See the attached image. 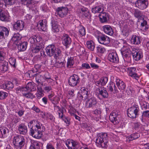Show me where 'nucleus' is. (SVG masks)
Instances as JSON below:
<instances>
[{
    "label": "nucleus",
    "mask_w": 149,
    "mask_h": 149,
    "mask_svg": "<svg viewBox=\"0 0 149 149\" xmlns=\"http://www.w3.org/2000/svg\"><path fill=\"white\" fill-rule=\"evenodd\" d=\"M3 87L4 89H10L13 87V84L11 82L8 81L4 85Z\"/></svg>",
    "instance_id": "43"
},
{
    "label": "nucleus",
    "mask_w": 149,
    "mask_h": 149,
    "mask_svg": "<svg viewBox=\"0 0 149 149\" xmlns=\"http://www.w3.org/2000/svg\"><path fill=\"white\" fill-rule=\"evenodd\" d=\"M100 21L102 23L107 22L109 18V14L105 12H101L99 15Z\"/></svg>",
    "instance_id": "23"
},
{
    "label": "nucleus",
    "mask_w": 149,
    "mask_h": 149,
    "mask_svg": "<svg viewBox=\"0 0 149 149\" xmlns=\"http://www.w3.org/2000/svg\"><path fill=\"white\" fill-rule=\"evenodd\" d=\"M24 26V22L21 20H18L14 23L13 28L14 30L20 31L23 29Z\"/></svg>",
    "instance_id": "15"
},
{
    "label": "nucleus",
    "mask_w": 149,
    "mask_h": 149,
    "mask_svg": "<svg viewBox=\"0 0 149 149\" xmlns=\"http://www.w3.org/2000/svg\"><path fill=\"white\" fill-rule=\"evenodd\" d=\"M98 92V95L99 96L102 97L104 98H107L108 96V93L106 89L103 87H100L97 89Z\"/></svg>",
    "instance_id": "20"
},
{
    "label": "nucleus",
    "mask_w": 149,
    "mask_h": 149,
    "mask_svg": "<svg viewBox=\"0 0 149 149\" xmlns=\"http://www.w3.org/2000/svg\"><path fill=\"white\" fill-rule=\"evenodd\" d=\"M8 130L5 127H1L0 129V131L2 135L5 134L6 132H8Z\"/></svg>",
    "instance_id": "59"
},
{
    "label": "nucleus",
    "mask_w": 149,
    "mask_h": 149,
    "mask_svg": "<svg viewBox=\"0 0 149 149\" xmlns=\"http://www.w3.org/2000/svg\"><path fill=\"white\" fill-rule=\"evenodd\" d=\"M131 51L129 48L127 47L125 49L122 50L121 51L122 54L125 61L130 62L131 60Z\"/></svg>",
    "instance_id": "10"
},
{
    "label": "nucleus",
    "mask_w": 149,
    "mask_h": 149,
    "mask_svg": "<svg viewBox=\"0 0 149 149\" xmlns=\"http://www.w3.org/2000/svg\"><path fill=\"white\" fill-rule=\"evenodd\" d=\"M4 3L6 6L7 5L11 6L14 5L16 3V0H4Z\"/></svg>",
    "instance_id": "44"
},
{
    "label": "nucleus",
    "mask_w": 149,
    "mask_h": 149,
    "mask_svg": "<svg viewBox=\"0 0 149 149\" xmlns=\"http://www.w3.org/2000/svg\"><path fill=\"white\" fill-rule=\"evenodd\" d=\"M142 117H145L149 118V111H143L142 113Z\"/></svg>",
    "instance_id": "63"
},
{
    "label": "nucleus",
    "mask_w": 149,
    "mask_h": 149,
    "mask_svg": "<svg viewBox=\"0 0 149 149\" xmlns=\"http://www.w3.org/2000/svg\"><path fill=\"white\" fill-rule=\"evenodd\" d=\"M134 129L138 131L141 132L143 130L142 125L139 123H134Z\"/></svg>",
    "instance_id": "38"
},
{
    "label": "nucleus",
    "mask_w": 149,
    "mask_h": 149,
    "mask_svg": "<svg viewBox=\"0 0 149 149\" xmlns=\"http://www.w3.org/2000/svg\"><path fill=\"white\" fill-rule=\"evenodd\" d=\"M68 11V8L65 7H58L56 10V15H58L61 17H64L67 14Z\"/></svg>",
    "instance_id": "13"
},
{
    "label": "nucleus",
    "mask_w": 149,
    "mask_h": 149,
    "mask_svg": "<svg viewBox=\"0 0 149 149\" xmlns=\"http://www.w3.org/2000/svg\"><path fill=\"white\" fill-rule=\"evenodd\" d=\"M36 125V128L33 130L32 128L30 130V135L33 137L38 139H40L43 136L42 132L45 130V127L40 122L37 121Z\"/></svg>",
    "instance_id": "1"
},
{
    "label": "nucleus",
    "mask_w": 149,
    "mask_h": 149,
    "mask_svg": "<svg viewBox=\"0 0 149 149\" xmlns=\"http://www.w3.org/2000/svg\"><path fill=\"white\" fill-rule=\"evenodd\" d=\"M93 114L97 116L95 117L94 119L97 121H99L101 119V110L100 108L97 109L93 111Z\"/></svg>",
    "instance_id": "28"
},
{
    "label": "nucleus",
    "mask_w": 149,
    "mask_h": 149,
    "mask_svg": "<svg viewBox=\"0 0 149 149\" xmlns=\"http://www.w3.org/2000/svg\"><path fill=\"white\" fill-rule=\"evenodd\" d=\"M44 90L46 92H48L52 90V87L49 85L45 86L43 88Z\"/></svg>",
    "instance_id": "61"
},
{
    "label": "nucleus",
    "mask_w": 149,
    "mask_h": 149,
    "mask_svg": "<svg viewBox=\"0 0 149 149\" xmlns=\"http://www.w3.org/2000/svg\"><path fill=\"white\" fill-rule=\"evenodd\" d=\"M5 54L2 51H0V69L4 71L8 69V63L4 60Z\"/></svg>",
    "instance_id": "7"
},
{
    "label": "nucleus",
    "mask_w": 149,
    "mask_h": 149,
    "mask_svg": "<svg viewBox=\"0 0 149 149\" xmlns=\"http://www.w3.org/2000/svg\"><path fill=\"white\" fill-rule=\"evenodd\" d=\"M122 33L124 36H128L130 32V30L128 27L126 25H125L122 30Z\"/></svg>",
    "instance_id": "39"
},
{
    "label": "nucleus",
    "mask_w": 149,
    "mask_h": 149,
    "mask_svg": "<svg viewBox=\"0 0 149 149\" xmlns=\"http://www.w3.org/2000/svg\"><path fill=\"white\" fill-rule=\"evenodd\" d=\"M13 143L17 149H21L25 144V139L20 135H17L13 138Z\"/></svg>",
    "instance_id": "5"
},
{
    "label": "nucleus",
    "mask_w": 149,
    "mask_h": 149,
    "mask_svg": "<svg viewBox=\"0 0 149 149\" xmlns=\"http://www.w3.org/2000/svg\"><path fill=\"white\" fill-rule=\"evenodd\" d=\"M100 79L101 83V86H103L105 85L107 83L108 79L107 77H105L102 78Z\"/></svg>",
    "instance_id": "53"
},
{
    "label": "nucleus",
    "mask_w": 149,
    "mask_h": 149,
    "mask_svg": "<svg viewBox=\"0 0 149 149\" xmlns=\"http://www.w3.org/2000/svg\"><path fill=\"white\" fill-rule=\"evenodd\" d=\"M49 100L52 104H58L60 100V98L57 96H54V93H52L48 95Z\"/></svg>",
    "instance_id": "25"
},
{
    "label": "nucleus",
    "mask_w": 149,
    "mask_h": 149,
    "mask_svg": "<svg viewBox=\"0 0 149 149\" xmlns=\"http://www.w3.org/2000/svg\"><path fill=\"white\" fill-rule=\"evenodd\" d=\"M132 53L133 58L136 61H139L143 57L142 52L135 48L133 49Z\"/></svg>",
    "instance_id": "17"
},
{
    "label": "nucleus",
    "mask_w": 149,
    "mask_h": 149,
    "mask_svg": "<svg viewBox=\"0 0 149 149\" xmlns=\"http://www.w3.org/2000/svg\"><path fill=\"white\" fill-rule=\"evenodd\" d=\"M17 129L19 133L21 134H25L27 132V127L24 123L19 124Z\"/></svg>",
    "instance_id": "24"
},
{
    "label": "nucleus",
    "mask_w": 149,
    "mask_h": 149,
    "mask_svg": "<svg viewBox=\"0 0 149 149\" xmlns=\"http://www.w3.org/2000/svg\"><path fill=\"white\" fill-rule=\"evenodd\" d=\"M139 137V134L137 133H135L131 134L130 136L129 137L128 139L129 141H132L138 139Z\"/></svg>",
    "instance_id": "40"
},
{
    "label": "nucleus",
    "mask_w": 149,
    "mask_h": 149,
    "mask_svg": "<svg viewBox=\"0 0 149 149\" xmlns=\"http://www.w3.org/2000/svg\"><path fill=\"white\" fill-rule=\"evenodd\" d=\"M94 35L100 43L104 45H108L109 43L110 38L106 35L101 33L98 31L95 32Z\"/></svg>",
    "instance_id": "4"
},
{
    "label": "nucleus",
    "mask_w": 149,
    "mask_h": 149,
    "mask_svg": "<svg viewBox=\"0 0 149 149\" xmlns=\"http://www.w3.org/2000/svg\"><path fill=\"white\" fill-rule=\"evenodd\" d=\"M103 29L105 33L110 36H111L113 33L112 29L109 25H106L104 26Z\"/></svg>",
    "instance_id": "27"
},
{
    "label": "nucleus",
    "mask_w": 149,
    "mask_h": 149,
    "mask_svg": "<svg viewBox=\"0 0 149 149\" xmlns=\"http://www.w3.org/2000/svg\"><path fill=\"white\" fill-rule=\"evenodd\" d=\"M134 16L136 18H139L141 17L142 13L138 9H135L134 12Z\"/></svg>",
    "instance_id": "45"
},
{
    "label": "nucleus",
    "mask_w": 149,
    "mask_h": 149,
    "mask_svg": "<svg viewBox=\"0 0 149 149\" xmlns=\"http://www.w3.org/2000/svg\"><path fill=\"white\" fill-rule=\"evenodd\" d=\"M63 108H62L61 109H60L58 112L59 118L61 119L62 120L64 119V116H63Z\"/></svg>",
    "instance_id": "57"
},
{
    "label": "nucleus",
    "mask_w": 149,
    "mask_h": 149,
    "mask_svg": "<svg viewBox=\"0 0 149 149\" xmlns=\"http://www.w3.org/2000/svg\"><path fill=\"white\" fill-rule=\"evenodd\" d=\"M23 96L27 98L33 99L35 97L33 94L31 92H28L26 93H24Z\"/></svg>",
    "instance_id": "47"
},
{
    "label": "nucleus",
    "mask_w": 149,
    "mask_h": 149,
    "mask_svg": "<svg viewBox=\"0 0 149 149\" xmlns=\"http://www.w3.org/2000/svg\"><path fill=\"white\" fill-rule=\"evenodd\" d=\"M40 148V143L38 142L35 141L31 143L29 149H39Z\"/></svg>",
    "instance_id": "35"
},
{
    "label": "nucleus",
    "mask_w": 149,
    "mask_h": 149,
    "mask_svg": "<svg viewBox=\"0 0 149 149\" xmlns=\"http://www.w3.org/2000/svg\"><path fill=\"white\" fill-rule=\"evenodd\" d=\"M21 38L20 35L19 33L14 34L13 37L12 39L14 41H16Z\"/></svg>",
    "instance_id": "50"
},
{
    "label": "nucleus",
    "mask_w": 149,
    "mask_h": 149,
    "mask_svg": "<svg viewBox=\"0 0 149 149\" xmlns=\"http://www.w3.org/2000/svg\"><path fill=\"white\" fill-rule=\"evenodd\" d=\"M9 18L7 13L4 10L0 8V20L3 21H8Z\"/></svg>",
    "instance_id": "26"
},
{
    "label": "nucleus",
    "mask_w": 149,
    "mask_h": 149,
    "mask_svg": "<svg viewBox=\"0 0 149 149\" xmlns=\"http://www.w3.org/2000/svg\"><path fill=\"white\" fill-rule=\"evenodd\" d=\"M9 34V30L7 28L0 26V39L3 40L7 38Z\"/></svg>",
    "instance_id": "16"
},
{
    "label": "nucleus",
    "mask_w": 149,
    "mask_h": 149,
    "mask_svg": "<svg viewBox=\"0 0 149 149\" xmlns=\"http://www.w3.org/2000/svg\"><path fill=\"white\" fill-rule=\"evenodd\" d=\"M8 93L6 92L0 91V99H4L8 96Z\"/></svg>",
    "instance_id": "54"
},
{
    "label": "nucleus",
    "mask_w": 149,
    "mask_h": 149,
    "mask_svg": "<svg viewBox=\"0 0 149 149\" xmlns=\"http://www.w3.org/2000/svg\"><path fill=\"white\" fill-rule=\"evenodd\" d=\"M97 103V101L95 97H92L88 99L86 104V108H93L96 105Z\"/></svg>",
    "instance_id": "18"
},
{
    "label": "nucleus",
    "mask_w": 149,
    "mask_h": 149,
    "mask_svg": "<svg viewBox=\"0 0 149 149\" xmlns=\"http://www.w3.org/2000/svg\"><path fill=\"white\" fill-rule=\"evenodd\" d=\"M79 32L81 35V36H84L86 33L85 28L83 26H81L79 30Z\"/></svg>",
    "instance_id": "55"
},
{
    "label": "nucleus",
    "mask_w": 149,
    "mask_h": 149,
    "mask_svg": "<svg viewBox=\"0 0 149 149\" xmlns=\"http://www.w3.org/2000/svg\"><path fill=\"white\" fill-rule=\"evenodd\" d=\"M108 58L109 61L113 63H117L119 61L117 54L115 52L109 53L108 55Z\"/></svg>",
    "instance_id": "22"
},
{
    "label": "nucleus",
    "mask_w": 149,
    "mask_h": 149,
    "mask_svg": "<svg viewBox=\"0 0 149 149\" xmlns=\"http://www.w3.org/2000/svg\"><path fill=\"white\" fill-rule=\"evenodd\" d=\"M83 15H84L85 17L89 19H90L91 18L90 13L88 10L86 11L84 13Z\"/></svg>",
    "instance_id": "64"
},
{
    "label": "nucleus",
    "mask_w": 149,
    "mask_h": 149,
    "mask_svg": "<svg viewBox=\"0 0 149 149\" xmlns=\"http://www.w3.org/2000/svg\"><path fill=\"white\" fill-rule=\"evenodd\" d=\"M87 47L91 51H93L95 48L94 43L92 41H88L86 42Z\"/></svg>",
    "instance_id": "37"
},
{
    "label": "nucleus",
    "mask_w": 149,
    "mask_h": 149,
    "mask_svg": "<svg viewBox=\"0 0 149 149\" xmlns=\"http://www.w3.org/2000/svg\"><path fill=\"white\" fill-rule=\"evenodd\" d=\"M89 92L88 88L84 87H81L77 93V97L80 98V99L85 100L88 98Z\"/></svg>",
    "instance_id": "8"
},
{
    "label": "nucleus",
    "mask_w": 149,
    "mask_h": 149,
    "mask_svg": "<svg viewBox=\"0 0 149 149\" xmlns=\"http://www.w3.org/2000/svg\"><path fill=\"white\" fill-rule=\"evenodd\" d=\"M27 44V42H24L18 45V48L20 51H24L26 49Z\"/></svg>",
    "instance_id": "34"
},
{
    "label": "nucleus",
    "mask_w": 149,
    "mask_h": 149,
    "mask_svg": "<svg viewBox=\"0 0 149 149\" xmlns=\"http://www.w3.org/2000/svg\"><path fill=\"white\" fill-rule=\"evenodd\" d=\"M26 86L28 90H30L31 91H35L36 90L35 84L33 82H29Z\"/></svg>",
    "instance_id": "32"
},
{
    "label": "nucleus",
    "mask_w": 149,
    "mask_h": 149,
    "mask_svg": "<svg viewBox=\"0 0 149 149\" xmlns=\"http://www.w3.org/2000/svg\"><path fill=\"white\" fill-rule=\"evenodd\" d=\"M96 48L97 49V52H98L103 53L105 51V49L100 46H98Z\"/></svg>",
    "instance_id": "62"
},
{
    "label": "nucleus",
    "mask_w": 149,
    "mask_h": 149,
    "mask_svg": "<svg viewBox=\"0 0 149 149\" xmlns=\"http://www.w3.org/2000/svg\"><path fill=\"white\" fill-rule=\"evenodd\" d=\"M27 90H28L26 88V86L25 87H18L16 88V91L18 93H19V91H20L22 92L23 95L24 93H26L25 92Z\"/></svg>",
    "instance_id": "42"
},
{
    "label": "nucleus",
    "mask_w": 149,
    "mask_h": 149,
    "mask_svg": "<svg viewBox=\"0 0 149 149\" xmlns=\"http://www.w3.org/2000/svg\"><path fill=\"white\" fill-rule=\"evenodd\" d=\"M74 64L73 58L72 57H70L68 59V61L67 62V67L69 68H71Z\"/></svg>",
    "instance_id": "49"
},
{
    "label": "nucleus",
    "mask_w": 149,
    "mask_h": 149,
    "mask_svg": "<svg viewBox=\"0 0 149 149\" xmlns=\"http://www.w3.org/2000/svg\"><path fill=\"white\" fill-rule=\"evenodd\" d=\"M127 70L129 72V75L131 77L136 80L139 78V76L138 74L136 68L134 67L128 68Z\"/></svg>",
    "instance_id": "14"
},
{
    "label": "nucleus",
    "mask_w": 149,
    "mask_h": 149,
    "mask_svg": "<svg viewBox=\"0 0 149 149\" xmlns=\"http://www.w3.org/2000/svg\"><path fill=\"white\" fill-rule=\"evenodd\" d=\"M79 82V76L75 74L71 76L68 80L69 84L71 86H77Z\"/></svg>",
    "instance_id": "12"
},
{
    "label": "nucleus",
    "mask_w": 149,
    "mask_h": 149,
    "mask_svg": "<svg viewBox=\"0 0 149 149\" xmlns=\"http://www.w3.org/2000/svg\"><path fill=\"white\" fill-rule=\"evenodd\" d=\"M72 143V148H73V149H74L75 148H77L79 145V143L73 140Z\"/></svg>",
    "instance_id": "60"
},
{
    "label": "nucleus",
    "mask_w": 149,
    "mask_h": 149,
    "mask_svg": "<svg viewBox=\"0 0 149 149\" xmlns=\"http://www.w3.org/2000/svg\"><path fill=\"white\" fill-rule=\"evenodd\" d=\"M149 105L148 103L144 101L143 102L141 107L143 110H146L149 107Z\"/></svg>",
    "instance_id": "56"
},
{
    "label": "nucleus",
    "mask_w": 149,
    "mask_h": 149,
    "mask_svg": "<svg viewBox=\"0 0 149 149\" xmlns=\"http://www.w3.org/2000/svg\"><path fill=\"white\" fill-rule=\"evenodd\" d=\"M9 62L14 67H15L16 59L14 58H11L9 59Z\"/></svg>",
    "instance_id": "52"
},
{
    "label": "nucleus",
    "mask_w": 149,
    "mask_h": 149,
    "mask_svg": "<svg viewBox=\"0 0 149 149\" xmlns=\"http://www.w3.org/2000/svg\"><path fill=\"white\" fill-rule=\"evenodd\" d=\"M136 6L140 10H143L148 6V0H137L135 2Z\"/></svg>",
    "instance_id": "11"
},
{
    "label": "nucleus",
    "mask_w": 149,
    "mask_h": 149,
    "mask_svg": "<svg viewBox=\"0 0 149 149\" xmlns=\"http://www.w3.org/2000/svg\"><path fill=\"white\" fill-rule=\"evenodd\" d=\"M141 37L136 35H133L132 37L131 41L133 44L138 45L141 42Z\"/></svg>",
    "instance_id": "30"
},
{
    "label": "nucleus",
    "mask_w": 149,
    "mask_h": 149,
    "mask_svg": "<svg viewBox=\"0 0 149 149\" xmlns=\"http://www.w3.org/2000/svg\"><path fill=\"white\" fill-rule=\"evenodd\" d=\"M21 1L22 3L29 8H30L31 5L33 2V0H21Z\"/></svg>",
    "instance_id": "41"
},
{
    "label": "nucleus",
    "mask_w": 149,
    "mask_h": 149,
    "mask_svg": "<svg viewBox=\"0 0 149 149\" xmlns=\"http://www.w3.org/2000/svg\"><path fill=\"white\" fill-rule=\"evenodd\" d=\"M63 120L66 123L67 126H68L70 125V119L69 117L64 116Z\"/></svg>",
    "instance_id": "58"
},
{
    "label": "nucleus",
    "mask_w": 149,
    "mask_h": 149,
    "mask_svg": "<svg viewBox=\"0 0 149 149\" xmlns=\"http://www.w3.org/2000/svg\"><path fill=\"white\" fill-rule=\"evenodd\" d=\"M61 40L63 45L66 48H68L72 42L71 39L69 36L65 33H63L61 36Z\"/></svg>",
    "instance_id": "9"
},
{
    "label": "nucleus",
    "mask_w": 149,
    "mask_h": 149,
    "mask_svg": "<svg viewBox=\"0 0 149 149\" xmlns=\"http://www.w3.org/2000/svg\"><path fill=\"white\" fill-rule=\"evenodd\" d=\"M108 141L107 134L106 133H101L97 135L95 142L98 145V146L102 148H106L108 144Z\"/></svg>",
    "instance_id": "3"
},
{
    "label": "nucleus",
    "mask_w": 149,
    "mask_h": 149,
    "mask_svg": "<svg viewBox=\"0 0 149 149\" xmlns=\"http://www.w3.org/2000/svg\"><path fill=\"white\" fill-rule=\"evenodd\" d=\"M72 140L68 139L65 141V144L69 149H73L72 148Z\"/></svg>",
    "instance_id": "46"
},
{
    "label": "nucleus",
    "mask_w": 149,
    "mask_h": 149,
    "mask_svg": "<svg viewBox=\"0 0 149 149\" xmlns=\"http://www.w3.org/2000/svg\"><path fill=\"white\" fill-rule=\"evenodd\" d=\"M104 10V7L102 5H100L94 7L91 9L92 12L94 13H100Z\"/></svg>",
    "instance_id": "29"
},
{
    "label": "nucleus",
    "mask_w": 149,
    "mask_h": 149,
    "mask_svg": "<svg viewBox=\"0 0 149 149\" xmlns=\"http://www.w3.org/2000/svg\"><path fill=\"white\" fill-rule=\"evenodd\" d=\"M108 89L109 91H110L111 92H112L114 89L113 92L114 93H116L118 91L115 84L113 83H111L110 84L109 87Z\"/></svg>",
    "instance_id": "36"
},
{
    "label": "nucleus",
    "mask_w": 149,
    "mask_h": 149,
    "mask_svg": "<svg viewBox=\"0 0 149 149\" xmlns=\"http://www.w3.org/2000/svg\"><path fill=\"white\" fill-rule=\"evenodd\" d=\"M42 40V38L38 35H34L30 38L28 42L30 43L32 46L34 44L38 43Z\"/></svg>",
    "instance_id": "21"
},
{
    "label": "nucleus",
    "mask_w": 149,
    "mask_h": 149,
    "mask_svg": "<svg viewBox=\"0 0 149 149\" xmlns=\"http://www.w3.org/2000/svg\"><path fill=\"white\" fill-rule=\"evenodd\" d=\"M55 65L58 68H61L64 66V62L58 61L55 63Z\"/></svg>",
    "instance_id": "51"
},
{
    "label": "nucleus",
    "mask_w": 149,
    "mask_h": 149,
    "mask_svg": "<svg viewBox=\"0 0 149 149\" xmlns=\"http://www.w3.org/2000/svg\"><path fill=\"white\" fill-rule=\"evenodd\" d=\"M118 116V112L115 110L113 111L109 116V119L110 121L114 124L118 123H119V121L117 119Z\"/></svg>",
    "instance_id": "19"
},
{
    "label": "nucleus",
    "mask_w": 149,
    "mask_h": 149,
    "mask_svg": "<svg viewBox=\"0 0 149 149\" xmlns=\"http://www.w3.org/2000/svg\"><path fill=\"white\" fill-rule=\"evenodd\" d=\"M52 30L54 32H58L59 31V26L56 22L52 21Z\"/></svg>",
    "instance_id": "33"
},
{
    "label": "nucleus",
    "mask_w": 149,
    "mask_h": 149,
    "mask_svg": "<svg viewBox=\"0 0 149 149\" xmlns=\"http://www.w3.org/2000/svg\"><path fill=\"white\" fill-rule=\"evenodd\" d=\"M116 85L118 88L120 90L124 91L125 88V84L123 81L119 79H116Z\"/></svg>",
    "instance_id": "31"
},
{
    "label": "nucleus",
    "mask_w": 149,
    "mask_h": 149,
    "mask_svg": "<svg viewBox=\"0 0 149 149\" xmlns=\"http://www.w3.org/2000/svg\"><path fill=\"white\" fill-rule=\"evenodd\" d=\"M42 48L41 45L36 46L33 47L32 49V51L33 53H38Z\"/></svg>",
    "instance_id": "48"
},
{
    "label": "nucleus",
    "mask_w": 149,
    "mask_h": 149,
    "mask_svg": "<svg viewBox=\"0 0 149 149\" xmlns=\"http://www.w3.org/2000/svg\"><path fill=\"white\" fill-rule=\"evenodd\" d=\"M46 52L47 55L50 57L54 56L56 59L59 58L61 56V51L58 48H56L54 45H51L48 46L45 48Z\"/></svg>",
    "instance_id": "2"
},
{
    "label": "nucleus",
    "mask_w": 149,
    "mask_h": 149,
    "mask_svg": "<svg viewBox=\"0 0 149 149\" xmlns=\"http://www.w3.org/2000/svg\"><path fill=\"white\" fill-rule=\"evenodd\" d=\"M139 106L137 105L134 104L128 109L127 111V116L132 118H136L139 114Z\"/></svg>",
    "instance_id": "6"
}]
</instances>
